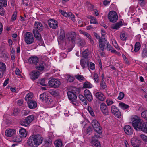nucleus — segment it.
Returning a JSON list of instances; mask_svg holds the SVG:
<instances>
[{"instance_id": "1", "label": "nucleus", "mask_w": 147, "mask_h": 147, "mask_svg": "<svg viewBox=\"0 0 147 147\" xmlns=\"http://www.w3.org/2000/svg\"><path fill=\"white\" fill-rule=\"evenodd\" d=\"M43 138L39 135H33L27 140V144L31 147H38L42 142Z\"/></svg>"}, {"instance_id": "2", "label": "nucleus", "mask_w": 147, "mask_h": 147, "mask_svg": "<svg viewBox=\"0 0 147 147\" xmlns=\"http://www.w3.org/2000/svg\"><path fill=\"white\" fill-rule=\"evenodd\" d=\"M132 125L134 129L136 130H140L143 123V120L137 116H135L133 118Z\"/></svg>"}, {"instance_id": "3", "label": "nucleus", "mask_w": 147, "mask_h": 147, "mask_svg": "<svg viewBox=\"0 0 147 147\" xmlns=\"http://www.w3.org/2000/svg\"><path fill=\"white\" fill-rule=\"evenodd\" d=\"M34 119V117L33 115H30L20 121L21 125L26 127L28 126L33 121Z\"/></svg>"}, {"instance_id": "4", "label": "nucleus", "mask_w": 147, "mask_h": 147, "mask_svg": "<svg viewBox=\"0 0 147 147\" xmlns=\"http://www.w3.org/2000/svg\"><path fill=\"white\" fill-rule=\"evenodd\" d=\"M92 125L95 131L99 134L102 133V130L101 127L100 126L99 123L96 120H92Z\"/></svg>"}, {"instance_id": "5", "label": "nucleus", "mask_w": 147, "mask_h": 147, "mask_svg": "<svg viewBox=\"0 0 147 147\" xmlns=\"http://www.w3.org/2000/svg\"><path fill=\"white\" fill-rule=\"evenodd\" d=\"M48 84L50 86L55 88H58L60 86L61 82L57 79L52 78L49 81Z\"/></svg>"}, {"instance_id": "6", "label": "nucleus", "mask_w": 147, "mask_h": 147, "mask_svg": "<svg viewBox=\"0 0 147 147\" xmlns=\"http://www.w3.org/2000/svg\"><path fill=\"white\" fill-rule=\"evenodd\" d=\"M24 40L27 44L33 43L34 41V39L32 34L29 32H26L24 35Z\"/></svg>"}, {"instance_id": "7", "label": "nucleus", "mask_w": 147, "mask_h": 147, "mask_svg": "<svg viewBox=\"0 0 147 147\" xmlns=\"http://www.w3.org/2000/svg\"><path fill=\"white\" fill-rule=\"evenodd\" d=\"M108 16L109 20L111 22H115L118 20V16L114 11H110L108 14Z\"/></svg>"}, {"instance_id": "8", "label": "nucleus", "mask_w": 147, "mask_h": 147, "mask_svg": "<svg viewBox=\"0 0 147 147\" xmlns=\"http://www.w3.org/2000/svg\"><path fill=\"white\" fill-rule=\"evenodd\" d=\"M67 94L69 99L71 100L74 105H76L77 103L76 101L77 96L76 94L69 91Z\"/></svg>"}, {"instance_id": "9", "label": "nucleus", "mask_w": 147, "mask_h": 147, "mask_svg": "<svg viewBox=\"0 0 147 147\" xmlns=\"http://www.w3.org/2000/svg\"><path fill=\"white\" fill-rule=\"evenodd\" d=\"M48 24L51 28L55 29L57 28L58 26V24L57 21L53 19H50L48 20Z\"/></svg>"}, {"instance_id": "10", "label": "nucleus", "mask_w": 147, "mask_h": 147, "mask_svg": "<svg viewBox=\"0 0 147 147\" xmlns=\"http://www.w3.org/2000/svg\"><path fill=\"white\" fill-rule=\"evenodd\" d=\"M91 144L96 147H101V145L98 140V137L96 135H94L92 138Z\"/></svg>"}, {"instance_id": "11", "label": "nucleus", "mask_w": 147, "mask_h": 147, "mask_svg": "<svg viewBox=\"0 0 147 147\" xmlns=\"http://www.w3.org/2000/svg\"><path fill=\"white\" fill-rule=\"evenodd\" d=\"M34 28L33 30L41 32L43 30L44 27L43 24L39 22H36L34 24Z\"/></svg>"}, {"instance_id": "12", "label": "nucleus", "mask_w": 147, "mask_h": 147, "mask_svg": "<svg viewBox=\"0 0 147 147\" xmlns=\"http://www.w3.org/2000/svg\"><path fill=\"white\" fill-rule=\"evenodd\" d=\"M98 41L99 43V48L102 51H103L105 49V45L107 42V39L104 38H102Z\"/></svg>"}, {"instance_id": "13", "label": "nucleus", "mask_w": 147, "mask_h": 147, "mask_svg": "<svg viewBox=\"0 0 147 147\" xmlns=\"http://www.w3.org/2000/svg\"><path fill=\"white\" fill-rule=\"evenodd\" d=\"M84 94L85 97L88 100L89 102H91L93 100V97L92 96L90 92L87 89H86L84 91Z\"/></svg>"}, {"instance_id": "14", "label": "nucleus", "mask_w": 147, "mask_h": 147, "mask_svg": "<svg viewBox=\"0 0 147 147\" xmlns=\"http://www.w3.org/2000/svg\"><path fill=\"white\" fill-rule=\"evenodd\" d=\"M100 109L104 115L108 114V110L106 105L104 103H102L100 105Z\"/></svg>"}, {"instance_id": "15", "label": "nucleus", "mask_w": 147, "mask_h": 147, "mask_svg": "<svg viewBox=\"0 0 147 147\" xmlns=\"http://www.w3.org/2000/svg\"><path fill=\"white\" fill-rule=\"evenodd\" d=\"M39 75L40 73L39 72L36 70L32 71L30 74V78L32 80H34L38 78Z\"/></svg>"}, {"instance_id": "16", "label": "nucleus", "mask_w": 147, "mask_h": 147, "mask_svg": "<svg viewBox=\"0 0 147 147\" xmlns=\"http://www.w3.org/2000/svg\"><path fill=\"white\" fill-rule=\"evenodd\" d=\"M6 70V67L5 64L2 62L0 63V78L3 77Z\"/></svg>"}, {"instance_id": "17", "label": "nucleus", "mask_w": 147, "mask_h": 147, "mask_svg": "<svg viewBox=\"0 0 147 147\" xmlns=\"http://www.w3.org/2000/svg\"><path fill=\"white\" fill-rule=\"evenodd\" d=\"M124 131L125 133L128 135H131L133 134V130L131 127L129 125L125 126L124 128Z\"/></svg>"}, {"instance_id": "18", "label": "nucleus", "mask_w": 147, "mask_h": 147, "mask_svg": "<svg viewBox=\"0 0 147 147\" xmlns=\"http://www.w3.org/2000/svg\"><path fill=\"white\" fill-rule=\"evenodd\" d=\"M33 33L34 35V37L39 42H41L42 41V39L41 34L39 33L37 30H33Z\"/></svg>"}, {"instance_id": "19", "label": "nucleus", "mask_w": 147, "mask_h": 147, "mask_svg": "<svg viewBox=\"0 0 147 147\" xmlns=\"http://www.w3.org/2000/svg\"><path fill=\"white\" fill-rule=\"evenodd\" d=\"M16 133L15 130L9 129L6 130L5 132V135L8 137H11L14 135Z\"/></svg>"}, {"instance_id": "20", "label": "nucleus", "mask_w": 147, "mask_h": 147, "mask_svg": "<svg viewBox=\"0 0 147 147\" xmlns=\"http://www.w3.org/2000/svg\"><path fill=\"white\" fill-rule=\"evenodd\" d=\"M28 62L30 63H32L36 65L37 63L38 64V58L37 57H32L29 58Z\"/></svg>"}, {"instance_id": "21", "label": "nucleus", "mask_w": 147, "mask_h": 147, "mask_svg": "<svg viewBox=\"0 0 147 147\" xmlns=\"http://www.w3.org/2000/svg\"><path fill=\"white\" fill-rule=\"evenodd\" d=\"M28 107L30 109H34L37 107V104L34 100H31L27 102Z\"/></svg>"}, {"instance_id": "22", "label": "nucleus", "mask_w": 147, "mask_h": 147, "mask_svg": "<svg viewBox=\"0 0 147 147\" xmlns=\"http://www.w3.org/2000/svg\"><path fill=\"white\" fill-rule=\"evenodd\" d=\"M131 142L133 146L134 147H138L140 144V141L137 139L133 138L131 140Z\"/></svg>"}, {"instance_id": "23", "label": "nucleus", "mask_w": 147, "mask_h": 147, "mask_svg": "<svg viewBox=\"0 0 147 147\" xmlns=\"http://www.w3.org/2000/svg\"><path fill=\"white\" fill-rule=\"evenodd\" d=\"M45 66V64L44 62H40L36 65L35 67L37 69L40 71H42L44 70Z\"/></svg>"}, {"instance_id": "24", "label": "nucleus", "mask_w": 147, "mask_h": 147, "mask_svg": "<svg viewBox=\"0 0 147 147\" xmlns=\"http://www.w3.org/2000/svg\"><path fill=\"white\" fill-rule=\"evenodd\" d=\"M96 98L101 101H103L105 99V97L102 93L100 92H97L96 94Z\"/></svg>"}, {"instance_id": "25", "label": "nucleus", "mask_w": 147, "mask_h": 147, "mask_svg": "<svg viewBox=\"0 0 147 147\" xmlns=\"http://www.w3.org/2000/svg\"><path fill=\"white\" fill-rule=\"evenodd\" d=\"M20 136V138H24L27 136L26 129L23 128H21L19 130Z\"/></svg>"}, {"instance_id": "26", "label": "nucleus", "mask_w": 147, "mask_h": 147, "mask_svg": "<svg viewBox=\"0 0 147 147\" xmlns=\"http://www.w3.org/2000/svg\"><path fill=\"white\" fill-rule=\"evenodd\" d=\"M88 59L82 58L80 61V64L83 68H85L88 63Z\"/></svg>"}, {"instance_id": "27", "label": "nucleus", "mask_w": 147, "mask_h": 147, "mask_svg": "<svg viewBox=\"0 0 147 147\" xmlns=\"http://www.w3.org/2000/svg\"><path fill=\"white\" fill-rule=\"evenodd\" d=\"M123 25L121 21L114 24L111 26V28L113 29H118Z\"/></svg>"}, {"instance_id": "28", "label": "nucleus", "mask_w": 147, "mask_h": 147, "mask_svg": "<svg viewBox=\"0 0 147 147\" xmlns=\"http://www.w3.org/2000/svg\"><path fill=\"white\" fill-rule=\"evenodd\" d=\"M55 146V147H62L63 143L60 139H58L55 140L54 142Z\"/></svg>"}, {"instance_id": "29", "label": "nucleus", "mask_w": 147, "mask_h": 147, "mask_svg": "<svg viewBox=\"0 0 147 147\" xmlns=\"http://www.w3.org/2000/svg\"><path fill=\"white\" fill-rule=\"evenodd\" d=\"M140 130L144 133H147V122H143Z\"/></svg>"}, {"instance_id": "30", "label": "nucleus", "mask_w": 147, "mask_h": 147, "mask_svg": "<svg viewBox=\"0 0 147 147\" xmlns=\"http://www.w3.org/2000/svg\"><path fill=\"white\" fill-rule=\"evenodd\" d=\"M120 38L121 40H126L127 38V35L126 32L123 31L121 32V33Z\"/></svg>"}, {"instance_id": "31", "label": "nucleus", "mask_w": 147, "mask_h": 147, "mask_svg": "<svg viewBox=\"0 0 147 147\" xmlns=\"http://www.w3.org/2000/svg\"><path fill=\"white\" fill-rule=\"evenodd\" d=\"M33 96V94L32 93H28L26 96L25 99L26 101L28 102L31 100Z\"/></svg>"}, {"instance_id": "32", "label": "nucleus", "mask_w": 147, "mask_h": 147, "mask_svg": "<svg viewBox=\"0 0 147 147\" xmlns=\"http://www.w3.org/2000/svg\"><path fill=\"white\" fill-rule=\"evenodd\" d=\"M48 95L47 94L46 92H44L42 94H41L40 96V98L41 100L43 102H45V100L47 98Z\"/></svg>"}, {"instance_id": "33", "label": "nucleus", "mask_w": 147, "mask_h": 147, "mask_svg": "<svg viewBox=\"0 0 147 147\" xmlns=\"http://www.w3.org/2000/svg\"><path fill=\"white\" fill-rule=\"evenodd\" d=\"M65 78L67 81L70 82H73L75 79V78L74 76L69 75H66Z\"/></svg>"}, {"instance_id": "34", "label": "nucleus", "mask_w": 147, "mask_h": 147, "mask_svg": "<svg viewBox=\"0 0 147 147\" xmlns=\"http://www.w3.org/2000/svg\"><path fill=\"white\" fill-rule=\"evenodd\" d=\"M140 48V43L138 42H137L135 44L134 49V50L132 51V52L134 51L135 52H137L139 50Z\"/></svg>"}, {"instance_id": "35", "label": "nucleus", "mask_w": 147, "mask_h": 147, "mask_svg": "<svg viewBox=\"0 0 147 147\" xmlns=\"http://www.w3.org/2000/svg\"><path fill=\"white\" fill-rule=\"evenodd\" d=\"M88 18L90 19V23L91 24H97L98 23L96 20V19L95 17L89 16Z\"/></svg>"}, {"instance_id": "36", "label": "nucleus", "mask_w": 147, "mask_h": 147, "mask_svg": "<svg viewBox=\"0 0 147 147\" xmlns=\"http://www.w3.org/2000/svg\"><path fill=\"white\" fill-rule=\"evenodd\" d=\"M89 53L88 49H86L82 52L83 58L85 59H88V57L89 55Z\"/></svg>"}, {"instance_id": "37", "label": "nucleus", "mask_w": 147, "mask_h": 147, "mask_svg": "<svg viewBox=\"0 0 147 147\" xmlns=\"http://www.w3.org/2000/svg\"><path fill=\"white\" fill-rule=\"evenodd\" d=\"M65 37V32L64 30L62 28L60 29V36L59 38L61 40H63Z\"/></svg>"}, {"instance_id": "38", "label": "nucleus", "mask_w": 147, "mask_h": 147, "mask_svg": "<svg viewBox=\"0 0 147 147\" xmlns=\"http://www.w3.org/2000/svg\"><path fill=\"white\" fill-rule=\"evenodd\" d=\"M107 87V85L104 80H101L100 82V89L101 90H104Z\"/></svg>"}, {"instance_id": "39", "label": "nucleus", "mask_w": 147, "mask_h": 147, "mask_svg": "<svg viewBox=\"0 0 147 147\" xmlns=\"http://www.w3.org/2000/svg\"><path fill=\"white\" fill-rule=\"evenodd\" d=\"M119 107L122 109L125 110L129 107V106L123 103L120 102L119 104Z\"/></svg>"}, {"instance_id": "40", "label": "nucleus", "mask_w": 147, "mask_h": 147, "mask_svg": "<svg viewBox=\"0 0 147 147\" xmlns=\"http://www.w3.org/2000/svg\"><path fill=\"white\" fill-rule=\"evenodd\" d=\"M6 0H0V8L5 7L7 5Z\"/></svg>"}, {"instance_id": "41", "label": "nucleus", "mask_w": 147, "mask_h": 147, "mask_svg": "<svg viewBox=\"0 0 147 147\" xmlns=\"http://www.w3.org/2000/svg\"><path fill=\"white\" fill-rule=\"evenodd\" d=\"M78 44L80 46L83 47L85 44V42L84 39L80 38L78 39Z\"/></svg>"}, {"instance_id": "42", "label": "nucleus", "mask_w": 147, "mask_h": 147, "mask_svg": "<svg viewBox=\"0 0 147 147\" xmlns=\"http://www.w3.org/2000/svg\"><path fill=\"white\" fill-rule=\"evenodd\" d=\"M84 87L85 88H92V85L89 82H86L84 83Z\"/></svg>"}, {"instance_id": "43", "label": "nucleus", "mask_w": 147, "mask_h": 147, "mask_svg": "<svg viewBox=\"0 0 147 147\" xmlns=\"http://www.w3.org/2000/svg\"><path fill=\"white\" fill-rule=\"evenodd\" d=\"M87 66L89 69L93 70L95 69V64L92 62H90L89 63H88Z\"/></svg>"}, {"instance_id": "44", "label": "nucleus", "mask_w": 147, "mask_h": 147, "mask_svg": "<svg viewBox=\"0 0 147 147\" xmlns=\"http://www.w3.org/2000/svg\"><path fill=\"white\" fill-rule=\"evenodd\" d=\"M80 33L85 36L88 39H90V38H91V36L88 33L83 30H80Z\"/></svg>"}, {"instance_id": "45", "label": "nucleus", "mask_w": 147, "mask_h": 147, "mask_svg": "<svg viewBox=\"0 0 147 147\" xmlns=\"http://www.w3.org/2000/svg\"><path fill=\"white\" fill-rule=\"evenodd\" d=\"M142 55L143 57H147V48L146 47L143 49Z\"/></svg>"}, {"instance_id": "46", "label": "nucleus", "mask_w": 147, "mask_h": 147, "mask_svg": "<svg viewBox=\"0 0 147 147\" xmlns=\"http://www.w3.org/2000/svg\"><path fill=\"white\" fill-rule=\"evenodd\" d=\"M75 77L80 82L83 81L84 79L82 76L80 75L79 74L76 75Z\"/></svg>"}, {"instance_id": "47", "label": "nucleus", "mask_w": 147, "mask_h": 147, "mask_svg": "<svg viewBox=\"0 0 147 147\" xmlns=\"http://www.w3.org/2000/svg\"><path fill=\"white\" fill-rule=\"evenodd\" d=\"M75 37L73 35H70L67 38V39L69 41H71L73 43H75Z\"/></svg>"}, {"instance_id": "48", "label": "nucleus", "mask_w": 147, "mask_h": 147, "mask_svg": "<svg viewBox=\"0 0 147 147\" xmlns=\"http://www.w3.org/2000/svg\"><path fill=\"white\" fill-rule=\"evenodd\" d=\"M141 115L143 118L147 121V111H145L142 112Z\"/></svg>"}, {"instance_id": "49", "label": "nucleus", "mask_w": 147, "mask_h": 147, "mask_svg": "<svg viewBox=\"0 0 147 147\" xmlns=\"http://www.w3.org/2000/svg\"><path fill=\"white\" fill-rule=\"evenodd\" d=\"M119 110L114 105H112L111 106V111L113 114Z\"/></svg>"}, {"instance_id": "50", "label": "nucleus", "mask_w": 147, "mask_h": 147, "mask_svg": "<svg viewBox=\"0 0 147 147\" xmlns=\"http://www.w3.org/2000/svg\"><path fill=\"white\" fill-rule=\"evenodd\" d=\"M78 90L77 88L74 87H72L71 88L70 91V92L75 94L78 92Z\"/></svg>"}, {"instance_id": "51", "label": "nucleus", "mask_w": 147, "mask_h": 147, "mask_svg": "<svg viewBox=\"0 0 147 147\" xmlns=\"http://www.w3.org/2000/svg\"><path fill=\"white\" fill-rule=\"evenodd\" d=\"M88 110L90 114L92 116L95 115L92 109L90 106H88Z\"/></svg>"}, {"instance_id": "52", "label": "nucleus", "mask_w": 147, "mask_h": 147, "mask_svg": "<svg viewBox=\"0 0 147 147\" xmlns=\"http://www.w3.org/2000/svg\"><path fill=\"white\" fill-rule=\"evenodd\" d=\"M13 140L14 142H20L22 141L21 139L17 136H14L13 138Z\"/></svg>"}, {"instance_id": "53", "label": "nucleus", "mask_w": 147, "mask_h": 147, "mask_svg": "<svg viewBox=\"0 0 147 147\" xmlns=\"http://www.w3.org/2000/svg\"><path fill=\"white\" fill-rule=\"evenodd\" d=\"M124 96L125 94L123 92H120L117 98L118 99L121 100L124 98Z\"/></svg>"}, {"instance_id": "54", "label": "nucleus", "mask_w": 147, "mask_h": 147, "mask_svg": "<svg viewBox=\"0 0 147 147\" xmlns=\"http://www.w3.org/2000/svg\"><path fill=\"white\" fill-rule=\"evenodd\" d=\"M140 138L144 142H147V136L144 134H141L140 135Z\"/></svg>"}, {"instance_id": "55", "label": "nucleus", "mask_w": 147, "mask_h": 147, "mask_svg": "<svg viewBox=\"0 0 147 147\" xmlns=\"http://www.w3.org/2000/svg\"><path fill=\"white\" fill-rule=\"evenodd\" d=\"M53 100L51 99V97L50 96H48L47 98L45 100V102L48 103L49 104H51Z\"/></svg>"}, {"instance_id": "56", "label": "nucleus", "mask_w": 147, "mask_h": 147, "mask_svg": "<svg viewBox=\"0 0 147 147\" xmlns=\"http://www.w3.org/2000/svg\"><path fill=\"white\" fill-rule=\"evenodd\" d=\"M113 115L118 118H121V113L119 110L117 111Z\"/></svg>"}, {"instance_id": "57", "label": "nucleus", "mask_w": 147, "mask_h": 147, "mask_svg": "<svg viewBox=\"0 0 147 147\" xmlns=\"http://www.w3.org/2000/svg\"><path fill=\"white\" fill-rule=\"evenodd\" d=\"M17 13L16 11H14L12 16L11 21V22L14 21L16 19L17 16Z\"/></svg>"}, {"instance_id": "58", "label": "nucleus", "mask_w": 147, "mask_h": 147, "mask_svg": "<svg viewBox=\"0 0 147 147\" xmlns=\"http://www.w3.org/2000/svg\"><path fill=\"white\" fill-rule=\"evenodd\" d=\"M140 5L142 7H144L145 4V2L144 0H138Z\"/></svg>"}, {"instance_id": "59", "label": "nucleus", "mask_w": 147, "mask_h": 147, "mask_svg": "<svg viewBox=\"0 0 147 147\" xmlns=\"http://www.w3.org/2000/svg\"><path fill=\"white\" fill-rule=\"evenodd\" d=\"M45 80L44 79H41L39 80V83L40 85L43 86H46V84L45 83Z\"/></svg>"}, {"instance_id": "60", "label": "nucleus", "mask_w": 147, "mask_h": 147, "mask_svg": "<svg viewBox=\"0 0 147 147\" xmlns=\"http://www.w3.org/2000/svg\"><path fill=\"white\" fill-rule=\"evenodd\" d=\"M94 78L95 81L97 82H98L99 78L98 75L96 74H94Z\"/></svg>"}, {"instance_id": "61", "label": "nucleus", "mask_w": 147, "mask_h": 147, "mask_svg": "<svg viewBox=\"0 0 147 147\" xmlns=\"http://www.w3.org/2000/svg\"><path fill=\"white\" fill-rule=\"evenodd\" d=\"M106 102L108 106H110L114 103L113 101L110 100L109 99H107L106 101Z\"/></svg>"}, {"instance_id": "62", "label": "nucleus", "mask_w": 147, "mask_h": 147, "mask_svg": "<svg viewBox=\"0 0 147 147\" xmlns=\"http://www.w3.org/2000/svg\"><path fill=\"white\" fill-rule=\"evenodd\" d=\"M107 48L108 51H109L111 50L112 49V47L110 44L109 42H107Z\"/></svg>"}, {"instance_id": "63", "label": "nucleus", "mask_w": 147, "mask_h": 147, "mask_svg": "<svg viewBox=\"0 0 147 147\" xmlns=\"http://www.w3.org/2000/svg\"><path fill=\"white\" fill-rule=\"evenodd\" d=\"M92 130V129L90 126H88L86 129V132L87 134H88Z\"/></svg>"}, {"instance_id": "64", "label": "nucleus", "mask_w": 147, "mask_h": 147, "mask_svg": "<svg viewBox=\"0 0 147 147\" xmlns=\"http://www.w3.org/2000/svg\"><path fill=\"white\" fill-rule=\"evenodd\" d=\"M79 99L82 101L84 102L85 101V98L83 95L80 94L79 95Z\"/></svg>"}]
</instances>
